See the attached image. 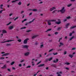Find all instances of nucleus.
I'll use <instances>...</instances> for the list:
<instances>
[{"instance_id":"1","label":"nucleus","mask_w":76,"mask_h":76,"mask_svg":"<svg viewBox=\"0 0 76 76\" xmlns=\"http://www.w3.org/2000/svg\"><path fill=\"white\" fill-rule=\"evenodd\" d=\"M66 10L64 9V7H63L61 10L58 11V12H61V13H63L65 12Z\"/></svg>"},{"instance_id":"2","label":"nucleus","mask_w":76,"mask_h":76,"mask_svg":"<svg viewBox=\"0 0 76 76\" xmlns=\"http://www.w3.org/2000/svg\"><path fill=\"white\" fill-rule=\"evenodd\" d=\"M14 40H7L6 41H5L4 42H1V43H5V42H11V41H13Z\"/></svg>"},{"instance_id":"3","label":"nucleus","mask_w":76,"mask_h":76,"mask_svg":"<svg viewBox=\"0 0 76 76\" xmlns=\"http://www.w3.org/2000/svg\"><path fill=\"white\" fill-rule=\"evenodd\" d=\"M28 40H29V39L28 38H27L26 39H25L24 41H23V43L25 44H27V42L28 41Z\"/></svg>"},{"instance_id":"4","label":"nucleus","mask_w":76,"mask_h":76,"mask_svg":"<svg viewBox=\"0 0 76 76\" xmlns=\"http://www.w3.org/2000/svg\"><path fill=\"white\" fill-rule=\"evenodd\" d=\"M47 21L48 22V25H51V23H50V22H51V20H47Z\"/></svg>"},{"instance_id":"5","label":"nucleus","mask_w":76,"mask_h":76,"mask_svg":"<svg viewBox=\"0 0 76 76\" xmlns=\"http://www.w3.org/2000/svg\"><path fill=\"white\" fill-rule=\"evenodd\" d=\"M56 60H54L53 61V62L54 63H58V59L57 58L56 59Z\"/></svg>"},{"instance_id":"6","label":"nucleus","mask_w":76,"mask_h":76,"mask_svg":"<svg viewBox=\"0 0 76 76\" xmlns=\"http://www.w3.org/2000/svg\"><path fill=\"white\" fill-rule=\"evenodd\" d=\"M10 53H5L2 55V56H8V55H10Z\"/></svg>"},{"instance_id":"7","label":"nucleus","mask_w":76,"mask_h":76,"mask_svg":"<svg viewBox=\"0 0 76 76\" xmlns=\"http://www.w3.org/2000/svg\"><path fill=\"white\" fill-rule=\"evenodd\" d=\"M56 8V7H53L52 8H51L50 9V11H53V10H55Z\"/></svg>"},{"instance_id":"8","label":"nucleus","mask_w":76,"mask_h":76,"mask_svg":"<svg viewBox=\"0 0 76 76\" xmlns=\"http://www.w3.org/2000/svg\"><path fill=\"white\" fill-rule=\"evenodd\" d=\"M29 54V52H28L25 53V56H28V55Z\"/></svg>"},{"instance_id":"9","label":"nucleus","mask_w":76,"mask_h":76,"mask_svg":"<svg viewBox=\"0 0 76 76\" xmlns=\"http://www.w3.org/2000/svg\"><path fill=\"white\" fill-rule=\"evenodd\" d=\"M13 26H11L8 28V29L10 30H11V29H13Z\"/></svg>"},{"instance_id":"10","label":"nucleus","mask_w":76,"mask_h":76,"mask_svg":"<svg viewBox=\"0 0 76 76\" xmlns=\"http://www.w3.org/2000/svg\"><path fill=\"white\" fill-rule=\"evenodd\" d=\"M2 33L3 34H6L7 33V31L6 30L4 29L2 31Z\"/></svg>"},{"instance_id":"11","label":"nucleus","mask_w":76,"mask_h":76,"mask_svg":"<svg viewBox=\"0 0 76 76\" xmlns=\"http://www.w3.org/2000/svg\"><path fill=\"white\" fill-rule=\"evenodd\" d=\"M44 65H45V64H41L38 66V67H43V66H44Z\"/></svg>"},{"instance_id":"12","label":"nucleus","mask_w":76,"mask_h":76,"mask_svg":"<svg viewBox=\"0 0 76 76\" xmlns=\"http://www.w3.org/2000/svg\"><path fill=\"white\" fill-rule=\"evenodd\" d=\"M23 48H28V46L26 45H23Z\"/></svg>"},{"instance_id":"13","label":"nucleus","mask_w":76,"mask_h":76,"mask_svg":"<svg viewBox=\"0 0 76 76\" xmlns=\"http://www.w3.org/2000/svg\"><path fill=\"white\" fill-rule=\"evenodd\" d=\"M69 25H70V23H67L66 25V27L65 28H68V26H69Z\"/></svg>"},{"instance_id":"14","label":"nucleus","mask_w":76,"mask_h":76,"mask_svg":"<svg viewBox=\"0 0 76 76\" xmlns=\"http://www.w3.org/2000/svg\"><path fill=\"white\" fill-rule=\"evenodd\" d=\"M61 23V21H59L57 22H56V24H57L58 25H59V24H60V23Z\"/></svg>"},{"instance_id":"15","label":"nucleus","mask_w":76,"mask_h":76,"mask_svg":"<svg viewBox=\"0 0 76 76\" xmlns=\"http://www.w3.org/2000/svg\"><path fill=\"white\" fill-rule=\"evenodd\" d=\"M6 68V65H4L3 67H1V69H5Z\"/></svg>"},{"instance_id":"16","label":"nucleus","mask_w":76,"mask_h":76,"mask_svg":"<svg viewBox=\"0 0 76 76\" xmlns=\"http://www.w3.org/2000/svg\"><path fill=\"white\" fill-rule=\"evenodd\" d=\"M37 35H35L34 36H33L32 37V39H34V38H36V37H37Z\"/></svg>"},{"instance_id":"17","label":"nucleus","mask_w":76,"mask_h":76,"mask_svg":"<svg viewBox=\"0 0 76 76\" xmlns=\"http://www.w3.org/2000/svg\"><path fill=\"white\" fill-rule=\"evenodd\" d=\"M52 29L51 28L47 30L46 31V32H48V31H51Z\"/></svg>"},{"instance_id":"18","label":"nucleus","mask_w":76,"mask_h":76,"mask_svg":"<svg viewBox=\"0 0 76 76\" xmlns=\"http://www.w3.org/2000/svg\"><path fill=\"white\" fill-rule=\"evenodd\" d=\"M66 19H71V17H70V16H69L67 17L66 18Z\"/></svg>"},{"instance_id":"19","label":"nucleus","mask_w":76,"mask_h":76,"mask_svg":"<svg viewBox=\"0 0 76 76\" xmlns=\"http://www.w3.org/2000/svg\"><path fill=\"white\" fill-rule=\"evenodd\" d=\"M76 26H73L71 27L70 28V29H73V28H76Z\"/></svg>"},{"instance_id":"20","label":"nucleus","mask_w":76,"mask_h":76,"mask_svg":"<svg viewBox=\"0 0 76 76\" xmlns=\"http://www.w3.org/2000/svg\"><path fill=\"white\" fill-rule=\"evenodd\" d=\"M69 57H71V58H72L73 57V55H71V54H69Z\"/></svg>"},{"instance_id":"21","label":"nucleus","mask_w":76,"mask_h":76,"mask_svg":"<svg viewBox=\"0 0 76 76\" xmlns=\"http://www.w3.org/2000/svg\"><path fill=\"white\" fill-rule=\"evenodd\" d=\"M52 59H53V58L52 57L48 59V61H51V60H52Z\"/></svg>"},{"instance_id":"22","label":"nucleus","mask_w":76,"mask_h":76,"mask_svg":"<svg viewBox=\"0 0 76 76\" xmlns=\"http://www.w3.org/2000/svg\"><path fill=\"white\" fill-rule=\"evenodd\" d=\"M15 61H13L12 62H11V65H13V64H15Z\"/></svg>"},{"instance_id":"23","label":"nucleus","mask_w":76,"mask_h":76,"mask_svg":"<svg viewBox=\"0 0 76 76\" xmlns=\"http://www.w3.org/2000/svg\"><path fill=\"white\" fill-rule=\"evenodd\" d=\"M17 1H18V0H15V1H12V2L13 3H15V2H16Z\"/></svg>"},{"instance_id":"24","label":"nucleus","mask_w":76,"mask_h":76,"mask_svg":"<svg viewBox=\"0 0 76 76\" xmlns=\"http://www.w3.org/2000/svg\"><path fill=\"white\" fill-rule=\"evenodd\" d=\"M61 27H59L57 28L58 31H60V30H61Z\"/></svg>"},{"instance_id":"25","label":"nucleus","mask_w":76,"mask_h":76,"mask_svg":"<svg viewBox=\"0 0 76 76\" xmlns=\"http://www.w3.org/2000/svg\"><path fill=\"white\" fill-rule=\"evenodd\" d=\"M50 21H51V22H56V20H50Z\"/></svg>"},{"instance_id":"26","label":"nucleus","mask_w":76,"mask_h":76,"mask_svg":"<svg viewBox=\"0 0 76 76\" xmlns=\"http://www.w3.org/2000/svg\"><path fill=\"white\" fill-rule=\"evenodd\" d=\"M74 38V36L72 37L71 38H70L69 39V40L71 41V40H72V39Z\"/></svg>"},{"instance_id":"27","label":"nucleus","mask_w":76,"mask_h":76,"mask_svg":"<svg viewBox=\"0 0 76 76\" xmlns=\"http://www.w3.org/2000/svg\"><path fill=\"white\" fill-rule=\"evenodd\" d=\"M53 49H50V50L49 51V53H50V52H51L52 51H53Z\"/></svg>"},{"instance_id":"28","label":"nucleus","mask_w":76,"mask_h":76,"mask_svg":"<svg viewBox=\"0 0 76 76\" xmlns=\"http://www.w3.org/2000/svg\"><path fill=\"white\" fill-rule=\"evenodd\" d=\"M37 9H33V10L32 11H33L34 12H37Z\"/></svg>"},{"instance_id":"29","label":"nucleus","mask_w":76,"mask_h":76,"mask_svg":"<svg viewBox=\"0 0 76 76\" xmlns=\"http://www.w3.org/2000/svg\"><path fill=\"white\" fill-rule=\"evenodd\" d=\"M65 64H67V65H69V64H70V63L67 62L65 63Z\"/></svg>"},{"instance_id":"30","label":"nucleus","mask_w":76,"mask_h":76,"mask_svg":"<svg viewBox=\"0 0 76 76\" xmlns=\"http://www.w3.org/2000/svg\"><path fill=\"white\" fill-rule=\"evenodd\" d=\"M26 27H23L21 28L20 29H26Z\"/></svg>"},{"instance_id":"31","label":"nucleus","mask_w":76,"mask_h":76,"mask_svg":"<svg viewBox=\"0 0 76 76\" xmlns=\"http://www.w3.org/2000/svg\"><path fill=\"white\" fill-rule=\"evenodd\" d=\"M4 59V57H1V58H0V60H3Z\"/></svg>"},{"instance_id":"32","label":"nucleus","mask_w":76,"mask_h":76,"mask_svg":"<svg viewBox=\"0 0 76 76\" xmlns=\"http://www.w3.org/2000/svg\"><path fill=\"white\" fill-rule=\"evenodd\" d=\"M18 41L19 42H20L21 41H22V40L20 39H18Z\"/></svg>"},{"instance_id":"33","label":"nucleus","mask_w":76,"mask_h":76,"mask_svg":"<svg viewBox=\"0 0 76 76\" xmlns=\"http://www.w3.org/2000/svg\"><path fill=\"white\" fill-rule=\"evenodd\" d=\"M52 66H53V67H56V66L55 64H52L51 65Z\"/></svg>"},{"instance_id":"34","label":"nucleus","mask_w":76,"mask_h":76,"mask_svg":"<svg viewBox=\"0 0 76 76\" xmlns=\"http://www.w3.org/2000/svg\"><path fill=\"white\" fill-rule=\"evenodd\" d=\"M76 50V48H72V50Z\"/></svg>"},{"instance_id":"35","label":"nucleus","mask_w":76,"mask_h":76,"mask_svg":"<svg viewBox=\"0 0 76 76\" xmlns=\"http://www.w3.org/2000/svg\"><path fill=\"white\" fill-rule=\"evenodd\" d=\"M58 54V53H53V54L54 56H56V55H57Z\"/></svg>"},{"instance_id":"36","label":"nucleus","mask_w":76,"mask_h":76,"mask_svg":"<svg viewBox=\"0 0 76 76\" xmlns=\"http://www.w3.org/2000/svg\"><path fill=\"white\" fill-rule=\"evenodd\" d=\"M66 21H67V19H64L63 22H66Z\"/></svg>"},{"instance_id":"37","label":"nucleus","mask_w":76,"mask_h":76,"mask_svg":"<svg viewBox=\"0 0 76 76\" xmlns=\"http://www.w3.org/2000/svg\"><path fill=\"white\" fill-rule=\"evenodd\" d=\"M21 4H22V3L20 2L19 3H18V4L20 6V5H21Z\"/></svg>"},{"instance_id":"38","label":"nucleus","mask_w":76,"mask_h":76,"mask_svg":"<svg viewBox=\"0 0 76 76\" xmlns=\"http://www.w3.org/2000/svg\"><path fill=\"white\" fill-rule=\"evenodd\" d=\"M71 6H72V4H69L67 5V7H70Z\"/></svg>"},{"instance_id":"39","label":"nucleus","mask_w":76,"mask_h":76,"mask_svg":"<svg viewBox=\"0 0 76 76\" xmlns=\"http://www.w3.org/2000/svg\"><path fill=\"white\" fill-rule=\"evenodd\" d=\"M58 34V32H56L55 33V35H57Z\"/></svg>"},{"instance_id":"40","label":"nucleus","mask_w":76,"mask_h":76,"mask_svg":"<svg viewBox=\"0 0 76 76\" xmlns=\"http://www.w3.org/2000/svg\"><path fill=\"white\" fill-rule=\"evenodd\" d=\"M12 23V22H10L9 23H8L7 24V25L8 26L9 25H10V24Z\"/></svg>"},{"instance_id":"41","label":"nucleus","mask_w":76,"mask_h":76,"mask_svg":"<svg viewBox=\"0 0 76 76\" xmlns=\"http://www.w3.org/2000/svg\"><path fill=\"white\" fill-rule=\"evenodd\" d=\"M31 30H27L26 32H31Z\"/></svg>"},{"instance_id":"42","label":"nucleus","mask_w":76,"mask_h":76,"mask_svg":"<svg viewBox=\"0 0 76 76\" xmlns=\"http://www.w3.org/2000/svg\"><path fill=\"white\" fill-rule=\"evenodd\" d=\"M44 46V45H40V48H41L42 47H43Z\"/></svg>"},{"instance_id":"43","label":"nucleus","mask_w":76,"mask_h":76,"mask_svg":"<svg viewBox=\"0 0 76 76\" xmlns=\"http://www.w3.org/2000/svg\"><path fill=\"white\" fill-rule=\"evenodd\" d=\"M56 12H57V10H55L53 11V13H55Z\"/></svg>"},{"instance_id":"44","label":"nucleus","mask_w":76,"mask_h":76,"mask_svg":"<svg viewBox=\"0 0 76 76\" xmlns=\"http://www.w3.org/2000/svg\"><path fill=\"white\" fill-rule=\"evenodd\" d=\"M64 55H66V54H67V52L66 51H65L64 52Z\"/></svg>"},{"instance_id":"45","label":"nucleus","mask_w":76,"mask_h":76,"mask_svg":"<svg viewBox=\"0 0 76 76\" xmlns=\"http://www.w3.org/2000/svg\"><path fill=\"white\" fill-rule=\"evenodd\" d=\"M18 17H17L16 18H15L14 20V21H15V20H16V19H18Z\"/></svg>"},{"instance_id":"46","label":"nucleus","mask_w":76,"mask_h":76,"mask_svg":"<svg viewBox=\"0 0 76 76\" xmlns=\"http://www.w3.org/2000/svg\"><path fill=\"white\" fill-rule=\"evenodd\" d=\"M7 70L8 71V72H11V70L9 69H7Z\"/></svg>"},{"instance_id":"47","label":"nucleus","mask_w":76,"mask_h":76,"mask_svg":"<svg viewBox=\"0 0 76 76\" xmlns=\"http://www.w3.org/2000/svg\"><path fill=\"white\" fill-rule=\"evenodd\" d=\"M60 44L61 45H64V44H63V43L60 42Z\"/></svg>"},{"instance_id":"48","label":"nucleus","mask_w":76,"mask_h":76,"mask_svg":"<svg viewBox=\"0 0 76 76\" xmlns=\"http://www.w3.org/2000/svg\"><path fill=\"white\" fill-rule=\"evenodd\" d=\"M38 44V42H36L35 43V45H37Z\"/></svg>"},{"instance_id":"49","label":"nucleus","mask_w":76,"mask_h":76,"mask_svg":"<svg viewBox=\"0 0 76 76\" xmlns=\"http://www.w3.org/2000/svg\"><path fill=\"white\" fill-rule=\"evenodd\" d=\"M31 66H27L26 68H30V67H31Z\"/></svg>"},{"instance_id":"50","label":"nucleus","mask_w":76,"mask_h":76,"mask_svg":"<svg viewBox=\"0 0 76 76\" xmlns=\"http://www.w3.org/2000/svg\"><path fill=\"white\" fill-rule=\"evenodd\" d=\"M61 39H62V38H60L59 39V40L58 41V42H60V40H61Z\"/></svg>"},{"instance_id":"51","label":"nucleus","mask_w":76,"mask_h":76,"mask_svg":"<svg viewBox=\"0 0 76 76\" xmlns=\"http://www.w3.org/2000/svg\"><path fill=\"white\" fill-rule=\"evenodd\" d=\"M24 13V11H21V14H22V13Z\"/></svg>"},{"instance_id":"52","label":"nucleus","mask_w":76,"mask_h":76,"mask_svg":"<svg viewBox=\"0 0 76 76\" xmlns=\"http://www.w3.org/2000/svg\"><path fill=\"white\" fill-rule=\"evenodd\" d=\"M11 45V44H7L6 45V46H8L10 45Z\"/></svg>"},{"instance_id":"53","label":"nucleus","mask_w":76,"mask_h":76,"mask_svg":"<svg viewBox=\"0 0 76 76\" xmlns=\"http://www.w3.org/2000/svg\"><path fill=\"white\" fill-rule=\"evenodd\" d=\"M41 61H40L38 63H37V65H38V64H39V63H41Z\"/></svg>"},{"instance_id":"54","label":"nucleus","mask_w":76,"mask_h":76,"mask_svg":"<svg viewBox=\"0 0 76 76\" xmlns=\"http://www.w3.org/2000/svg\"><path fill=\"white\" fill-rule=\"evenodd\" d=\"M72 36V33H71L70 34H69V36L71 37Z\"/></svg>"},{"instance_id":"55","label":"nucleus","mask_w":76,"mask_h":76,"mask_svg":"<svg viewBox=\"0 0 76 76\" xmlns=\"http://www.w3.org/2000/svg\"><path fill=\"white\" fill-rule=\"evenodd\" d=\"M3 10L0 11V14L1 13H2V12H3Z\"/></svg>"},{"instance_id":"56","label":"nucleus","mask_w":76,"mask_h":76,"mask_svg":"<svg viewBox=\"0 0 76 76\" xmlns=\"http://www.w3.org/2000/svg\"><path fill=\"white\" fill-rule=\"evenodd\" d=\"M19 67H21V66H22V64H19Z\"/></svg>"},{"instance_id":"57","label":"nucleus","mask_w":76,"mask_h":76,"mask_svg":"<svg viewBox=\"0 0 76 76\" xmlns=\"http://www.w3.org/2000/svg\"><path fill=\"white\" fill-rule=\"evenodd\" d=\"M35 20V19H33L31 21L32 22H33L34 21V20Z\"/></svg>"},{"instance_id":"58","label":"nucleus","mask_w":76,"mask_h":76,"mask_svg":"<svg viewBox=\"0 0 76 76\" xmlns=\"http://www.w3.org/2000/svg\"><path fill=\"white\" fill-rule=\"evenodd\" d=\"M71 1H75L76 0H70Z\"/></svg>"},{"instance_id":"59","label":"nucleus","mask_w":76,"mask_h":76,"mask_svg":"<svg viewBox=\"0 0 76 76\" xmlns=\"http://www.w3.org/2000/svg\"><path fill=\"white\" fill-rule=\"evenodd\" d=\"M24 61V60H23L20 61L21 63H22V62H23Z\"/></svg>"},{"instance_id":"60","label":"nucleus","mask_w":76,"mask_h":76,"mask_svg":"<svg viewBox=\"0 0 76 76\" xmlns=\"http://www.w3.org/2000/svg\"><path fill=\"white\" fill-rule=\"evenodd\" d=\"M65 39H67V37L66 36L65 37Z\"/></svg>"},{"instance_id":"61","label":"nucleus","mask_w":76,"mask_h":76,"mask_svg":"<svg viewBox=\"0 0 76 76\" xmlns=\"http://www.w3.org/2000/svg\"><path fill=\"white\" fill-rule=\"evenodd\" d=\"M12 69L13 70H15L16 69L15 68V67H12Z\"/></svg>"},{"instance_id":"62","label":"nucleus","mask_w":76,"mask_h":76,"mask_svg":"<svg viewBox=\"0 0 76 76\" xmlns=\"http://www.w3.org/2000/svg\"><path fill=\"white\" fill-rule=\"evenodd\" d=\"M48 59H45L46 61H48Z\"/></svg>"},{"instance_id":"63","label":"nucleus","mask_w":76,"mask_h":76,"mask_svg":"<svg viewBox=\"0 0 76 76\" xmlns=\"http://www.w3.org/2000/svg\"><path fill=\"white\" fill-rule=\"evenodd\" d=\"M65 69H66V70H69V68H67V67H66L65 68Z\"/></svg>"},{"instance_id":"64","label":"nucleus","mask_w":76,"mask_h":76,"mask_svg":"<svg viewBox=\"0 0 76 76\" xmlns=\"http://www.w3.org/2000/svg\"><path fill=\"white\" fill-rule=\"evenodd\" d=\"M37 73H36L35 74H34V76H36V75H37Z\"/></svg>"}]
</instances>
